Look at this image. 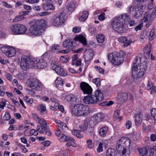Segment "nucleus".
<instances>
[{"mask_svg":"<svg viewBox=\"0 0 156 156\" xmlns=\"http://www.w3.org/2000/svg\"><path fill=\"white\" fill-rule=\"evenodd\" d=\"M34 83L32 89L37 91H40L43 89V85L38 80L36 79Z\"/></svg>","mask_w":156,"mask_h":156,"instance_id":"20","label":"nucleus"},{"mask_svg":"<svg viewBox=\"0 0 156 156\" xmlns=\"http://www.w3.org/2000/svg\"><path fill=\"white\" fill-rule=\"evenodd\" d=\"M77 146V144L75 142V140L71 136L68 140V141L66 142L65 144V146L66 149L69 151L74 152V150L70 147L71 146L73 147H75Z\"/></svg>","mask_w":156,"mask_h":156,"instance_id":"16","label":"nucleus"},{"mask_svg":"<svg viewBox=\"0 0 156 156\" xmlns=\"http://www.w3.org/2000/svg\"><path fill=\"white\" fill-rule=\"evenodd\" d=\"M92 116L97 123L101 121L103 119L104 117L103 114L101 113H98L97 114L94 115Z\"/></svg>","mask_w":156,"mask_h":156,"instance_id":"31","label":"nucleus"},{"mask_svg":"<svg viewBox=\"0 0 156 156\" xmlns=\"http://www.w3.org/2000/svg\"><path fill=\"white\" fill-rule=\"evenodd\" d=\"M34 119L42 126H47V122L43 119L39 118L37 115L34 114L33 115Z\"/></svg>","mask_w":156,"mask_h":156,"instance_id":"21","label":"nucleus"},{"mask_svg":"<svg viewBox=\"0 0 156 156\" xmlns=\"http://www.w3.org/2000/svg\"><path fill=\"white\" fill-rule=\"evenodd\" d=\"M156 16V11L153 9L151 13L149 11H147L144 15V16L141 19V22L145 23L147 21L152 22Z\"/></svg>","mask_w":156,"mask_h":156,"instance_id":"13","label":"nucleus"},{"mask_svg":"<svg viewBox=\"0 0 156 156\" xmlns=\"http://www.w3.org/2000/svg\"><path fill=\"white\" fill-rule=\"evenodd\" d=\"M65 15L62 13H60L52 19L51 25L54 27H59L64 24L65 22Z\"/></svg>","mask_w":156,"mask_h":156,"instance_id":"9","label":"nucleus"},{"mask_svg":"<svg viewBox=\"0 0 156 156\" xmlns=\"http://www.w3.org/2000/svg\"><path fill=\"white\" fill-rule=\"evenodd\" d=\"M88 121L87 120L84 121L83 124L80 126V127L82 131L86 130L88 126Z\"/></svg>","mask_w":156,"mask_h":156,"instance_id":"50","label":"nucleus"},{"mask_svg":"<svg viewBox=\"0 0 156 156\" xmlns=\"http://www.w3.org/2000/svg\"><path fill=\"white\" fill-rule=\"evenodd\" d=\"M18 35L24 34L27 31V28L23 25L18 23Z\"/></svg>","mask_w":156,"mask_h":156,"instance_id":"23","label":"nucleus"},{"mask_svg":"<svg viewBox=\"0 0 156 156\" xmlns=\"http://www.w3.org/2000/svg\"><path fill=\"white\" fill-rule=\"evenodd\" d=\"M55 71L57 74L60 76H65L67 75L66 71L60 66L58 67Z\"/></svg>","mask_w":156,"mask_h":156,"instance_id":"28","label":"nucleus"},{"mask_svg":"<svg viewBox=\"0 0 156 156\" xmlns=\"http://www.w3.org/2000/svg\"><path fill=\"white\" fill-rule=\"evenodd\" d=\"M124 55V52L122 51L119 54L117 52L110 53L108 55V59L113 65L118 66L123 62Z\"/></svg>","mask_w":156,"mask_h":156,"instance_id":"6","label":"nucleus"},{"mask_svg":"<svg viewBox=\"0 0 156 156\" xmlns=\"http://www.w3.org/2000/svg\"><path fill=\"white\" fill-rule=\"evenodd\" d=\"M120 20L116 17L112 20V24L113 29L119 33H123L125 30V22Z\"/></svg>","mask_w":156,"mask_h":156,"instance_id":"7","label":"nucleus"},{"mask_svg":"<svg viewBox=\"0 0 156 156\" xmlns=\"http://www.w3.org/2000/svg\"><path fill=\"white\" fill-rule=\"evenodd\" d=\"M143 114L140 113L136 115L135 118V122L136 125L137 126L141 124L142 122Z\"/></svg>","mask_w":156,"mask_h":156,"instance_id":"29","label":"nucleus"},{"mask_svg":"<svg viewBox=\"0 0 156 156\" xmlns=\"http://www.w3.org/2000/svg\"><path fill=\"white\" fill-rule=\"evenodd\" d=\"M64 83V80L59 77H57L55 81V86L58 88H61Z\"/></svg>","mask_w":156,"mask_h":156,"instance_id":"24","label":"nucleus"},{"mask_svg":"<svg viewBox=\"0 0 156 156\" xmlns=\"http://www.w3.org/2000/svg\"><path fill=\"white\" fill-rule=\"evenodd\" d=\"M72 133L73 135H75L77 137L80 138H82L83 136V135L80 133V131L79 130H73L72 131Z\"/></svg>","mask_w":156,"mask_h":156,"instance_id":"41","label":"nucleus"},{"mask_svg":"<svg viewBox=\"0 0 156 156\" xmlns=\"http://www.w3.org/2000/svg\"><path fill=\"white\" fill-rule=\"evenodd\" d=\"M108 131V127L106 126H104L100 128L99 133L101 136L104 137L106 136V134Z\"/></svg>","mask_w":156,"mask_h":156,"instance_id":"26","label":"nucleus"},{"mask_svg":"<svg viewBox=\"0 0 156 156\" xmlns=\"http://www.w3.org/2000/svg\"><path fill=\"white\" fill-rule=\"evenodd\" d=\"M145 5H138L136 7L134 6H129L127 8V12L131 13L134 17L138 19L140 17L143 13V8Z\"/></svg>","mask_w":156,"mask_h":156,"instance_id":"8","label":"nucleus"},{"mask_svg":"<svg viewBox=\"0 0 156 156\" xmlns=\"http://www.w3.org/2000/svg\"><path fill=\"white\" fill-rule=\"evenodd\" d=\"M18 23L12 25L10 27V31L13 34L18 35Z\"/></svg>","mask_w":156,"mask_h":156,"instance_id":"32","label":"nucleus"},{"mask_svg":"<svg viewBox=\"0 0 156 156\" xmlns=\"http://www.w3.org/2000/svg\"><path fill=\"white\" fill-rule=\"evenodd\" d=\"M155 37V34H154V29L153 28L150 31L148 36V39L150 41H152L154 39Z\"/></svg>","mask_w":156,"mask_h":156,"instance_id":"45","label":"nucleus"},{"mask_svg":"<svg viewBox=\"0 0 156 156\" xmlns=\"http://www.w3.org/2000/svg\"><path fill=\"white\" fill-rule=\"evenodd\" d=\"M147 68V63L144 58L136 57L132 68V74L136 80L142 77Z\"/></svg>","mask_w":156,"mask_h":156,"instance_id":"1","label":"nucleus"},{"mask_svg":"<svg viewBox=\"0 0 156 156\" xmlns=\"http://www.w3.org/2000/svg\"><path fill=\"white\" fill-rule=\"evenodd\" d=\"M149 156H156V147L150 149L148 150Z\"/></svg>","mask_w":156,"mask_h":156,"instance_id":"47","label":"nucleus"},{"mask_svg":"<svg viewBox=\"0 0 156 156\" xmlns=\"http://www.w3.org/2000/svg\"><path fill=\"white\" fill-rule=\"evenodd\" d=\"M154 86L153 84L151 82L148 81L147 84V87L146 88L147 90H149L151 89Z\"/></svg>","mask_w":156,"mask_h":156,"instance_id":"61","label":"nucleus"},{"mask_svg":"<svg viewBox=\"0 0 156 156\" xmlns=\"http://www.w3.org/2000/svg\"><path fill=\"white\" fill-rule=\"evenodd\" d=\"M96 70L100 73L103 74L104 73V70L102 69L100 67L96 66L94 67Z\"/></svg>","mask_w":156,"mask_h":156,"instance_id":"62","label":"nucleus"},{"mask_svg":"<svg viewBox=\"0 0 156 156\" xmlns=\"http://www.w3.org/2000/svg\"><path fill=\"white\" fill-rule=\"evenodd\" d=\"M96 39L99 43H102L105 41V36L102 34H99L96 36Z\"/></svg>","mask_w":156,"mask_h":156,"instance_id":"38","label":"nucleus"},{"mask_svg":"<svg viewBox=\"0 0 156 156\" xmlns=\"http://www.w3.org/2000/svg\"><path fill=\"white\" fill-rule=\"evenodd\" d=\"M130 141L127 137H122L118 141L116 148L120 156H129Z\"/></svg>","mask_w":156,"mask_h":156,"instance_id":"2","label":"nucleus"},{"mask_svg":"<svg viewBox=\"0 0 156 156\" xmlns=\"http://www.w3.org/2000/svg\"><path fill=\"white\" fill-rule=\"evenodd\" d=\"M11 116L9 113L7 111L5 113V114L3 117V119L4 120H8L10 118Z\"/></svg>","mask_w":156,"mask_h":156,"instance_id":"58","label":"nucleus"},{"mask_svg":"<svg viewBox=\"0 0 156 156\" xmlns=\"http://www.w3.org/2000/svg\"><path fill=\"white\" fill-rule=\"evenodd\" d=\"M63 46L65 48H70L71 46H75V43L72 40L67 39L62 44Z\"/></svg>","mask_w":156,"mask_h":156,"instance_id":"22","label":"nucleus"},{"mask_svg":"<svg viewBox=\"0 0 156 156\" xmlns=\"http://www.w3.org/2000/svg\"><path fill=\"white\" fill-rule=\"evenodd\" d=\"M32 58L27 55H23L21 58L20 67L23 70H26L31 65L32 66Z\"/></svg>","mask_w":156,"mask_h":156,"instance_id":"12","label":"nucleus"},{"mask_svg":"<svg viewBox=\"0 0 156 156\" xmlns=\"http://www.w3.org/2000/svg\"><path fill=\"white\" fill-rule=\"evenodd\" d=\"M80 87L84 94H92V89L87 83L84 82H81L80 84Z\"/></svg>","mask_w":156,"mask_h":156,"instance_id":"14","label":"nucleus"},{"mask_svg":"<svg viewBox=\"0 0 156 156\" xmlns=\"http://www.w3.org/2000/svg\"><path fill=\"white\" fill-rule=\"evenodd\" d=\"M55 123L58 124L56 125V126L58 127V128H59L60 130L62 129H65L67 127L65 123L63 122H62L59 120H55Z\"/></svg>","mask_w":156,"mask_h":156,"instance_id":"33","label":"nucleus"},{"mask_svg":"<svg viewBox=\"0 0 156 156\" xmlns=\"http://www.w3.org/2000/svg\"><path fill=\"white\" fill-rule=\"evenodd\" d=\"M75 4L73 2H70L68 4L66 7V9L69 11L72 12L75 9Z\"/></svg>","mask_w":156,"mask_h":156,"instance_id":"42","label":"nucleus"},{"mask_svg":"<svg viewBox=\"0 0 156 156\" xmlns=\"http://www.w3.org/2000/svg\"><path fill=\"white\" fill-rule=\"evenodd\" d=\"M36 79L34 78H31L29 79L27 81V85L30 87L32 88L33 86L35 84V80Z\"/></svg>","mask_w":156,"mask_h":156,"instance_id":"40","label":"nucleus"},{"mask_svg":"<svg viewBox=\"0 0 156 156\" xmlns=\"http://www.w3.org/2000/svg\"><path fill=\"white\" fill-rule=\"evenodd\" d=\"M74 40L79 41L83 45H86L87 44V42L85 37L81 34L75 36L74 38Z\"/></svg>","mask_w":156,"mask_h":156,"instance_id":"19","label":"nucleus"},{"mask_svg":"<svg viewBox=\"0 0 156 156\" xmlns=\"http://www.w3.org/2000/svg\"><path fill=\"white\" fill-rule=\"evenodd\" d=\"M5 93V90L3 86H0V95L3 96Z\"/></svg>","mask_w":156,"mask_h":156,"instance_id":"64","label":"nucleus"},{"mask_svg":"<svg viewBox=\"0 0 156 156\" xmlns=\"http://www.w3.org/2000/svg\"><path fill=\"white\" fill-rule=\"evenodd\" d=\"M88 106L80 104H76L72 108L71 114L76 116H84L87 115L89 113Z\"/></svg>","mask_w":156,"mask_h":156,"instance_id":"5","label":"nucleus"},{"mask_svg":"<svg viewBox=\"0 0 156 156\" xmlns=\"http://www.w3.org/2000/svg\"><path fill=\"white\" fill-rule=\"evenodd\" d=\"M70 137L69 136H66L64 134H62L59 139V140L61 142H66Z\"/></svg>","mask_w":156,"mask_h":156,"instance_id":"37","label":"nucleus"},{"mask_svg":"<svg viewBox=\"0 0 156 156\" xmlns=\"http://www.w3.org/2000/svg\"><path fill=\"white\" fill-rule=\"evenodd\" d=\"M40 0H25V2L30 4L38 3L39 2Z\"/></svg>","mask_w":156,"mask_h":156,"instance_id":"60","label":"nucleus"},{"mask_svg":"<svg viewBox=\"0 0 156 156\" xmlns=\"http://www.w3.org/2000/svg\"><path fill=\"white\" fill-rule=\"evenodd\" d=\"M133 38V36L130 35L128 36L127 37L121 36L118 39V41L121 43H124V45L125 47L129 46L132 42V40Z\"/></svg>","mask_w":156,"mask_h":156,"instance_id":"15","label":"nucleus"},{"mask_svg":"<svg viewBox=\"0 0 156 156\" xmlns=\"http://www.w3.org/2000/svg\"><path fill=\"white\" fill-rule=\"evenodd\" d=\"M51 66L52 69L55 71L58 68V67L60 66L58 62L56 61H52L51 63Z\"/></svg>","mask_w":156,"mask_h":156,"instance_id":"49","label":"nucleus"},{"mask_svg":"<svg viewBox=\"0 0 156 156\" xmlns=\"http://www.w3.org/2000/svg\"><path fill=\"white\" fill-rule=\"evenodd\" d=\"M93 53L91 50H86L84 52V58L86 62L90 61L93 58Z\"/></svg>","mask_w":156,"mask_h":156,"instance_id":"17","label":"nucleus"},{"mask_svg":"<svg viewBox=\"0 0 156 156\" xmlns=\"http://www.w3.org/2000/svg\"><path fill=\"white\" fill-rule=\"evenodd\" d=\"M37 129L41 133H43L47 130V127L46 126H37Z\"/></svg>","mask_w":156,"mask_h":156,"instance_id":"43","label":"nucleus"},{"mask_svg":"<svg viewBox=\"0 0 156 156\" xmlns=\"http://www.w3.org/2000/svg\"><path fill=\"white\" fill-rule=\"evenodd\" d=\"M106 156H117V152L114 148H109L106 152Z\"/></svg>","mask_w":156,"mask_h":156,"instance_id":"30","label":"nucleus"},{"mask_svg":"<svg viewBox=\"0 0 156 156\" xmlns=\"http://www.w3.org/2000/svg\"><path fill=\"white\" fill-rule=\"evenodd\" d=\"M140 156H149V153L146 148L144 147L138 150Z\"/></svg>","mask_w":156,"mask_h":156,"instance_id":"34","label":"nucleus"},{"mask_svg":"<svg viewBox=\"0 0 156 156\" xmlns=\"http://www.w3.org/2000/svg\"><path fill=\"white\" fill-rule=\"evenodd\" d=\"M6 101H7L4 99H2V101L0 102V108L3 109L4 108V107L5 106Z\"/></svg>","mask_w":156,"mask_h":156,"instance_id":"59","label":"nucleus"},{"mask_svg":"<svg viewBox=\"0 0 156 156\" xmlns=\"http://www.w3.org/2000/svg\"><path fill=\"white\" fill-rule=\"evenodd\" d=\"M46 26L44 20H37L33 22L29 28V33L31 36H37L41 35L43 31L42 27Z\"/></svg>","mask_w":156,"mask_h":156,"instance_id":"4","label":"nucleus"},{"mask_svg":"<svg viewBox=\"0 0 156 156\" xmlns=\"http://www.w3.org/2000/svg\"><path fill=\"white\" fill-rule=\"evenodd\" d=\"M69 59V57L67 56H62L60 58V61L62 62H67L68 61Z\"/></svg>","mask_w":156,"mask_h":156,"instance_id":"57","label":"nucleus"},{"mask_svg":"<svg viewBox=\"0 0 156 156\" xmlns=\"http://www.w3.org/2000/svg\"><path fill=\"white\" fill-rule=\"evenodd\" d=\"M151 116L154 119V123L156 126V108H153L151 109Z\"/></svg>","mask_w":156,"mask_h":156,"instance_id":"54","label":"nucleus"},{"mask_svg":"<svg viewBox=\"0 0 156 156\" xmlns=\"http://www.w3.org/2000/svg\"><path fill=\"white\" fill-rule=\"evenodd\" d=\"M92 82L94 83L97 87H99L101 85V80L99 78H96L92 80Z\"/></svg>","mask_w":156,"mask_h":156,"instance_id":"53","label":"nucleus"},{"mask_svg":"<svg viewBox=\"0 0 156 156\" xmlns=\"http://www.w3.org/2000/svg\"><path fill=\"white\" fill-rule=\"evenodd\" d=\"M55 3H49L44 4L42 5V8L44 10H54L55 9V7L54 5Z\"/></svg>","mask_w":156,"mask_h":156,"instance_id":"25","label":"nucleus"},{"mask_svg":"<svg viewBox=\"0 0 156 156\" xmlns=\"http://www.w3.org/2000/svg\"><path fill=\"white\" fill-rule=\"evenodd\" d=\"M59 48L60 47L59 45L53 44L51 47L49 49V51L51 52H54L57 51Z\"/></svg>","mask_w":156,"mask_h":156,"instance_id":"46","label":"nucleus"},{"mask_svg":"<svg viewBox=\"0 0 156 156\" xmlns=\"http://www.w3.org/2000/svg\"><path fill=\"white\" fill-rule=\"evenodd\" d=\"M120 111L119 110H116L114 112L113 116L114 119H119V120L120 121L121 119V117H120Z\"/></svg>","mask_w":156,"mask_h":156,"instance_id":"52","label":"nucleus"},{"mask_svg":"<svg viewBox=\"0 0 156 156\" xmlns=\"http://www.w3.org/2000/svg\"><path fill=\"white\" fill-rule=\"evenodd\" d=\"M104 99L103 94L100 90L98 89L93 94H89L84 96L83 99V102L86 104H95L98 102L102 101Z\"/></svg>","mask_w":156,"mask_h":156,"instance_id":"3","label":"nucleus"},{"mask_svg":"<svg viewBox=\"0 0 156 156\" xmlns=\"http://www.w3.org/2000/svg\"><path fill=\"white\" fill-rule=\"evenodd\" d=\"M151 45L149 44L147 45L144 48V51L145 54L147 55H149L151 52Z\"/></svg>","mask_w":156,"mask_h":156,"instance_id":"48","label":"nucleus"},{"mask_svg":"<svg viewBox=\"0 0 156 156\" xmlns=\"http://www.w3.org/2000/svg\"><path fill=\"white\" fill-rule=\"evenodd\" d=\"M88 12L87 11H84L83 12L82 15L79 18V20L81 22L84 21L87 19L88 16Z\"/></svg>","mask_w":156,"mask_h":156,"instance_id":"36","label":"nucleus"},{"mask_svg":"<svg viewBox=\"0 0 156 156\" xmlns=\"http://www.w3.org/2000/svg\"><path fill=\"white\" fill-rule=\"evenodd\" d=\"M39 110L41 111V114L42 115L45 114L47 113L46 106L44 104H42L40 105Z\"/></svg>","mask_w":156,"mask_h":156,"instance_id":"39","label":"nucleus"},{"mask_svg":"<svg viewBox=\"0 0 156 156\" xmlns=\"http://www.w3.org/2000/svg\"><path fill=\"white\" fill-rule=\"evenodd\" d=\"M108 141L106 140H104L100 142L97 148V151L98 153L102 152L103 147L105 148H107L108 146Z\"/></svg>","mask_w":156,"mask_h":156,"instance_id":"18","label":"nucleus"},{"mask_svg":"<svg viewBox=\"0 0 156 156\" xmlns=\"http://www.w3.org/2000/svg\"><path fill=\"white\" fill-rule=\"evenodd\" d=\"M32 62V66L37 69L44 68L47 66L45 60L42 58H33Z\"/></svg>","mask_w":156,"mask_h":156,"instance_id":"10","label":"nucleus"},{"mask_svg":"<svg viewBox=\"0 0 156 156\" xmlns=\"http://www.w3.org/2000/svg\"><path fill=\"white\" fill-rule=\"evenodd\" d=\"M128 98V94L126 93H122L119 96V98L120 101H124Z\"/></svg>","mask_w":156,"mask_h":156,"instance_id":"44","label":"nucleus"},{"mask_svg":"<svg viewBox=\"0 0 156 156\" xmlns=\"http://www.w3.org/2000/svg\"><path fill=\"white\" fill-rule=\"evenodd\" d=\"M117 18H120L121 19V20H122L125 22L126 20H127L129 18V16L126 13H124L121 15L120 16L116 17Z\"/></svg>","mask_w":156,"mask_h":156,"instance_id":"51","label":"nucleus"},{"mask_svg":"<svg viewBox=\"0 0 156 156\" xmlns=\"http://www.w3.org/2000/svg\"><path fill=\"white\" fill-rule=\"evenodd\" d=\"M88 121V124L89 123V125L92 127L94 126L97 123L96 121L94 120V119L93 118V116L91 118L89 121Z\"/></svg>","mask_w":156,"mask_h":156,"instance_id":"56","label":"nucleus"},{"mask_svg":"<svg viewBox=\"0 0 156 156\" xmlns=\"http://www.w3.org/2000/svg\"><path fill=\"white\" fill-rule=\"evenodd\" d=\"M0 49L2 52L8 57H12L16 55V50L14 48L10 46L2 47Z\"/></svg>","mask_w":156,"mask_h":156,"instance_id":"11","label":"nucleus"},{"mask_svg":"<svg viewBox=\"0 0 156 156\" xmlns=\"http://www.w3.org/2000/svg\"><path fill=\"white\" fill-rule=\"evenodd\" d=\"M148 32L146 31H144L140 35V41L142 42H144L147 40Z\"/></svg>","mask_w":156,"mask_h":156,"instance_id":"35","label":"nucleus"},{"mask_svg":"<svg viewBox=\"0 0 156 156\" xmlns=\"http://www.w3.org/2000/svg\"><path fill=\"white\" fill-rule=\"evenodd\" d=\"M76 97L74 94H69L66 96L65 99L67 101H76Z\"/></svg>","mask_w":156,"mask_h":156,"instance_id":"27","label":"nucleus"},{"mask_svg":"<svg viewBox=\"0 0 156 156\" xmlns=\"http://www.w3.org/2000/svg\"><path fill=\"white\" fill-rule=\"evenodd\" d=\"M144 23L143 22H141V20H140L139 24L138 25L136 26L134 28V30L136 31H137L138 30H141L143 26V23Z\"/></svg>","mask_w":156,"mask_h":156,"instance_id":"55","label":"nucleus"},{"mask_svg":"<svg viewBox=\"0 0 156 156\" xmlns=\"http://www.w3.org/2000/svg\"><path fill=\"white\" fill-rule=\"evenodd\" d=\"M29 133L30 136H37L38 135L37 131L34 129H31L29 131Z\"/></svg>","mask_w":156,"mask_h":156,"instance_id":"63","label":"nucleus"}]
</instances>
